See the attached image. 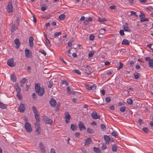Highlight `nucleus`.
I'll list each match as a JSON object with an SVG mask.
<instances>
[{"label":"nucleus","mask_w":153,"mask_h":153,"mask_svg":"<svg viewBox=\"0 0 153 153\" xmlns=\"http://www.w3.org/2000/svg\"><path fill=\"white\" fill-rule=\"evenodd\" d=\"M10 78L11 80H12L13 82H15L16 81V76L14 74H11L10 76Z\"/></svg>","instance_id":"obj_19"},{"label":"nucleus","mask_w":153,"mask_h":153,"mask_svg":"<svg viewBox=\"0 0 153 153\" xmlns=\"http://www.w3.org/2000/svg\"><path fill=\"white\" fill-rule=\"evenodd\" d=\"M78 126L80 131H82L86 129L85 126L84 125L82 122H80L78 124Z\"/></svg>","instance_id":"obj_9"},{"label":"nucleus","mask_w":153,"mask_h":153,"mask_svg":"<svg viewBox=\"0 0 153 153\" xmlns=\"http://www.w3.org/2000/svg\"><path fill=\"white\" fill-rule=\"evenodd\" d=\"M66 16L65 14H62L60 15L59 16V18L60 20H62L65 18Z\"/></svg>","instance_id":"obj_32"},{"label":"nucleus","mask_w":153,"mask_h":153,"mask_svg":"<svg viewBox=\"0 0 153 153\" xmlns=\"http://www.w3.org/2000/svg\"><path fill=\"white\" fill-rule=\"evenodd\" d=\"M48 8L46 5H42L41 7V10L43 11H45Z\"/></svg>","instance_id":"obj_43"},{"label":"nucleus","mask_w":153,"mask_h":153,"mask_svg":"<svg viewBox=\"0 0 153 153\" xmlns=\"http://www.w3.org/2000/svg\"><path fill=\"white\" fill-rule=\"evenodd\" d=\"M34 115L35 119L38 122L39 121V114H36Z\"/></svg>","instance_id":"obj_37"},{"label":"nucleus","mask_w":153,"mask_h":153,"mask_svg":"<svg viewBox=\"0 0 153 153\" xmlns=\"http://www.w3.org/2000/svg\"><path fill=\"white\" fill-rule=\"evenodd\" d=\"M91 140L90 138H88L85 140L84 145H87L91 144Z\"/></svg>","instance_id":"obj_15"},{"label":"nucleus","mask_w":153,"mask_h":153,"mask_svg":"<svg viewBox=\"0 0 153 153\" xmlns=\"http://www.w3.org/2000/svg\"><path fill=\"white\" fill-rule=\"evenodd\" d=\"M116 8V6L115 5L110 6L109 7V8L111 9H115Z\"/></svg>","instance_id":"obj_59"},{"label":"nucleus","mask_w":153,"mask_h":153,"mask_svg":"<svg viewBox=\"0 0 153 153\" xmlns=\"http://www.w3.org/2000/svg\"><path fill=\"white\" fill-rule=\"evenodd\" d=\"M94 53V51H91L88 53V56L89 57H92Z\"/></svg>","instance_id":"obj_31"},{"label":"nucleus","mask_w":153,"mask_h":153,"mask_svg":"<svg viewBox=\"0 0 153 153\" xmlns=\"http://www.w3.org/2000/svg\"><path fill=\"white\" fill-rule=\"evenodd\" d=\"M20 18L19 17H17L16 20V25H19V23Z\"/></svg>","instance_id":"obj_40"},{"label":"nucleus","mask_w":153,"mask_h":153,"mask_svg":"<svg viewBox=\"0 0 153 153\" xmlns=\"http://www.w3.org/2000/svg\"><path fill=\"white\" fill-rule=\"evenodd\" d=\"M61 83L62 84H65L66 86H68L69 85V83L67 81L65 80H61Z\"/></svg>","instance_id":"obj_36"},{"label":"nucleus","mask_w":153,"mask_h":153,"mask_svg":"<svg viewBox=\"0 0 153 153\" xmlns=\"http://www.w3.org/2000/svg\"><path fill=\"white\" fill-rule=\"evenodd\" d=\"M120 33L121 36H123L124 35L123 30H120Z\"/></svg>","instance_id":"obj_61"},{"label":"nucleus","mask_w":153,"mask_h":153,"mask_svg":"<svg viewBox=\"0 0 153 153\" xmlns=\"http://www.w3.org/2000/svg\"><path fill=\"white\" fill-rule=\"evenodd\" d=\"M25 54L26 57L28 58L30 57V51L29 50L27 49H26L25 51Z\"/></svg>","instance_id":"obj_23"},{"label":"nucleus","mask_w":153,"mask_h":153,"mask_svg":"<svg viewBox=\"0 0 153 153\" xmlns=\"http://www.w3.org/2000/svg\"><path fill=\"white\" fill-rule=\"evenodd\" d=\"M142 130L145 133H148L149 132V130L146 127H143Z\"/></svg>","instance_id":"obj_42"},{"label":"nucleus","mask_w":153,"mask_h":153,"mask_svg":"<svg viewBox=\"0 0 153 153\" xmlns=\"http://www.w3.org/2000/svg\"><path fill=\"white\" fill-rule=\"evenodd\" d=\"M133 102V100H132L128 98L127 100V103L129 105H131L132 104Z\"/></svg>","instance_id":"obj_35"},{"label":"nucleus","mask_w":153,"mask_h":153,"mask_svg":"<svg viewBox=\"0 0 153 153\" xmlns=\"http://www.w3.org/2000/svg\"><path fill=\"white\" fill-rule=\"evenodd\" d=\"M126 108L127 107L126 106H122L120 108V111L122 112H124L125 111Z\"/></svg>","instance_id":"obj_33"},{"label":"nucleus","mask_w":153,"mask_h":153,"mask_svg":"<svg viewBox=\"0 0 153 153\" xmlns=\"http://www.w3.org/2000/svg\"><path fill=\"white\" fill-rule=\"evenodd\" d=\"M51 153H56V152L55 150L53 148H52L51 149Z\"/></svg>","instance_id":"obj_64"},{"label":"nucleus","mask_w":153,"mask_h":153,"mask_svg":"<svg viewBox=\"0 0 153 153\" xmlns=\"http://www.w3.org/2000/svg\"><path fill=\"white\" fill-rule=\"evenodd\" d=\"M149 65L150 67H153V59L149 60Z\"/></svg>","instance_id":"obj_29"},{"label":"nucleus","mask_w":153,"mask_h":153,"mask_svg":"<svg viewBox=\"0 0 153 153\" xmlns=\"http://www.w3.org/2000/svg\"><path fill=\"white\" fill-rule=\"evenodd\" d=\"M149 19H148L144 18V19H140V21L141 22H142L145 21H149Z\"/></svg>","instance_id":"obj_50"},{"label":"nucleus","mask_w":153,"mask_h":153,"mask_svg":"<svg viewBox=\"0 0 153 153\" xmlns=\"http://www.w3.org/2000/svg\"><path fill=\"white\" fill-rule=\"evenodd\" d=\"M101 128L103 131H104L106 129V126L104 124H102L100 125Z\"/></svg>","instance_id":"obj_46"},{"label":"nucleus","mask_w":153,"mask_h":153,"mask_svg":"<svg viewBox=\"0 0 153 153\" xmlns=\"http://www.w3.org/2000/svg\"><path fill=\"white\" fill-rule=\"evenodd\" d=\"M87 132L90 134H92L94 132V130L92 129L88 128L87 129Z\"/></svg>","instance_id":"obj_34"},{"label":"nucleus","mask_w":153,"mask_h":153,"mask_svg":"<svg viewBox=\"0 0 153 153\" xmlns=\"http://www.w3.org/2000/svg\"><path fill=\"white\" fill-rule=\"evenodd\" d=\"M7 10L9 13H11L13 12V7L12 1L8 2L7 7Z\"/></svg>","instance_id":"obj_2"},{"label":"nucleus","mask_w":153,"mask_h":153,"mask_svg":"<svg viewBox=\"0 0 153 153\" xmlns=\"http://www.w3.org/2000/svg\"><path fill=\"white\" fill-rule=\"evenodd\" d=\"M67 90L68 93L69 94H70V93H71V91L70 88V87H68L67 88Z\"/></svg>","instance_id":"obj_62"},{"label":"nucleus","mask_w":153,"mask_h":153,"mask_svg":"<svg viewBox=\"0 0 153 153\" xmlns=\"http://www.w3.org/2000/svg\"><path fill=\"white\" fill-rule=\"evenodd\" d=\"M86 70V71L85 72V73H86L87 75H89L91 74V71L88 70Z\"/></svg>","instance_id":"obj_60"},{"label":"nucleus","mask_w":153,"mask_h":153,"mask_svg":"<svg viewBox=\"0 0 153 153\" xmlns=\"http://www.w3.org/2000/svg\"><path fill=\"white\" fill-rule=\"evenodd\" d=\"M85 88L87 89L90 91L95 89L96 88V87L95 85H88L86 86Z\"/></svg>","instance_id":"obj_6"},{"label":"nucleus","mask_w":153,"mask_h":153,"mask_svg":"<svg viewBox=\"0 0 153 153\" xmlns=\"http://www.w3.org/2000/svg\"><path fill=\"white\" fill-rule=\"evenodd\" d=\"M131 16H134L135 17H137L138 16L137 15L136 13V12H135L133 11H131Z\"/></svg>","instance_id":"obj_49"},{"label":"nucleus","mask_w":153,"mask_h":153,"mask_svg":"<svg viewBox=\"0 0 153 153\" xmlns=\"http://www.w3.org/2000/svg\"><path fill=\"white\" fill-rule=\"evenodd\" d=\"M124 31H128L129 32L131 31V29L127 26H124Z\"/></svg>","instance_id":"obj_39"},{"label":"nucleus","mask_w":153,"mask_h":153,"mask_svg":"<svg viewBox=\"0 0 153 153\" xmlns=\"http://www.w3.org/2000/svg\"><path fill=\"white\" fill-rule=\"evenodd\" d=\"M67 114L65 116L66 119L65 122L66 124H68L70 121L71 117L70 114L68 112H67Z\"/></svg>","instance_id":"obj_11"},{"label":"nucleus","mask_w":153,"mask_h":153,"mask_svg":"<svg viewBox=\"0 0 153 153\" xmlns=\"http://www.w3.org/2000/svg\"><path fill=\"white\" fill-rule=\"evenodd\" d=\"M14 61V59L13 58L9 59L7 62L8 65L10 67H13L15 66V65L13 63Z\"/></svg>","instance_id":"obj_7"},{"label":"nucleus","mask_w":153,"mask_h":153,"mask_svg":"<svg viewBox=\"0 0 153 153\" xmlns=\"http://www.w3.org/2000/svg\"><path fill=\"white\" fill-rule=\"evenodd\" d=\"M0 108L2 109L6 108H7V105L0 102Z\"/></svg>","instance_id":"obj_21"},{"label":"nucleus","mask_w":153,"mask_h":153,"mask_svg":"<svg viewBox=\"0 0 153 153\" xmlns=\"http://www.w3.org/2000/svg\"><path fill=\"white\" fill-rule=\"evenodd\" d=\"M33 40H34L32 36L30 37L29 38V46L30 47H32L33 45Z\"/></svg>","instance_id":"obj_14"},{"label":"nucleus","mask_w":153,"mask_h":153,"mask_svg":"<svg viewBox=\"0 0 153 153\" xmlns=\"http://www.w3.org/2000/svg\"><path fill=\"white\" fill-rule=\"evenodd\" d=\"M35 91L36 93L42 96L44 94L45 90L43 87H40V84L36 83L35 85Z\"/></svg>","instance_id":"obj_1"},{"label":"nucleus","mask_w":153,"mask_h":153,"mask_svg":"<svg viewBox=\"0 0 153 153\" xmlns=\"http://www.w3.org/2000/svg\"><path fill=\"white\" fill-rule=\"evenodd\" d=\"M94 150L96 153H99L100 152V149L99 148L94 147Z\"/></svg>","instance_id":"obj_30"},{"label":"nucleus","mask_w":153,"mask_h":153,"mask_svg":"<svg viewBox=\"0 0 153 153\" xmlns=\"http://www.w3.org/2000/svg\"><path fill=\"white\" fill-rule=\"evenodd\" d=\"M73 71L74 72L77 74H81V72L79 70L74 69Z\"/></svg>","instance_id":"obj_52"},{"label":"nucleus","mask_w":153,"mask_h":153,"mask_svg":"<svg viewBox=\"0 0 153 153\" xmlns=\"http://www.w3.org/2000/svg\"><path fill=\"white\" fill-rule=\"evenodd\" d=\"M46 43L48 46H49V45H51L50 41L47 38L46 40Z\"/></svg>","instance_id":"obj_54"},{"label":"nucleus","mask_w":153,"mask_h":153,"mask_svg":"<svg viewBox=\"0 0 153 153\" xmlns=\"http://www.w3.org/2000/svg\"><path fill=\"white\" fill-rule=\"evenodd\" d=\"M39 147L42 151V153H45V147L43 145L42 143H40L39 144Z\"/></svg>","instance_id":"obj_13"},{"label":"nucleus","mask_w":153,"mask_h":153,"mask_svg":"<svg viewBox=\"0 0 153 153\" xmlns=\"http://www.w3.org/2000/svg\"><path fill=\"white\" fill-rule=\"evenodd\" d=\"M25 128L27 131L29 133L31 132L32 129L30 123L26 122L25 124Z\"/></svg>","instance_id":"obj_3"},{"label":"nucleus","mask_w":153,"mask_h":153,"mask_svg":"<svg viewBox=\"0 0 153 153\" xmlns=\"http://www.w3.org/2000/svg\"><path fill=\"white\" fill-rule=\"evenodd\" d=\"M98 21L100 22H102L105 21H107V19L105 18H102L100 17L98 19Z\"/></svg>","instance_id":"obj_27"},{"label":"nucleus","mask_w":153,"mask_h":153,"mask_svg":"<svg viewBox=\"0 0 153 153\" xmlns=\"http://www.w3.org/2000/svg\"><path fill=\"white\" fill-rule=\"evenodd\" d=\"M92 117L94 119H100V116L97 114V112L95 111H93L91 114Z\"/></svg>","instance_id":"obj_4"},{"label":"nucleus","mask_w":153,"mask_h":153,"mask_svg":"<svg viewBox=\"0 0 153 153\" xmlns=\"http://www.w3.org/2000/svg\"><path fill=\"white\" fill-rule=\"evenodd\" d=\"M122 45H129V42L128 40L127 39H123L122 42Z\"/></svg>","instance_id":"obj_20"},{"label":"nucleus","mask_w":153,"mask_h":153,"mask_svg":"<svg viewBox=\"0 0 153 153\" xmlns=\"http://www.w3.org/2000/svg\"><path fill=\"white\" fill-rule=\"evenodd\" d=\"M60 104H58L55 108V111L56 112L58 111L60 109Z\"/></svg>","instance_id":"obj_44"},{"label":"nucleus","mask_w":153,"mask_h":153,"mask_svg":"<svg viewBox=\"0 0 153 153\" xmlns=\"http://www.w3.org/2000/svg\"><path fill=\"white\" fill-rule=\"evenodd\" d=\"M39 52L43 54L45 56H46V53L43 50H41L39 51Z\"/></svg>","instance_id":"obj_51"},{"label":"nucleus","mask_w":153,"mask_h":153,"mask_svg":"<svg viewBox=\"0 0 153 153\" xmlns=\"http://www.w3.org/2000/svg\"><path fill=\"white\" fill-rule=\"evenodd\" d=\"M111 135L114 137H117L118 136V134L117 132L115 131L111 133Z\"/></svg>","instance_id":"obj_45"},{"label":"nucleus","mask_w":153,"mask_h":153,"mask_svg":"<svg viewBox=\"0 0 153 153\" xmlns=\"http://www.w3.org/2000/svg\"><path fill=\"white\" fill-rule=\"evenodd\" d=\"M111 101V99L109 96L106 97L105 99V101L106 102H109Z\"/></svg>","instance_id":"obj_48"},{"label":"nucleus","mask_w":153,"mask_h":153,"mask_svg":"<svg viewBox=\"0 0 153 153\" xmlns=\"http://www.w3.org/2000/svg\"><path fill=\"white\" fill-rule=\"evenodd\" d=\"M104 138L106 142V143H108L110 140L109 137L108 136L105 135L104 136Z\"/></svg>","instance_id":"obj_18"},{"label":"nucleus","mask_w":153,"mask_h":153,"mask_svg":"<svg viewBox=\"0 0 153 153\" xmlns=\"http://www.w3.org/2000/svg\"><path fill=\"white\" fill-rule=\"evenodd\" d=\"M77 128V126L76 125L74 124H71V128L73 131H75L76 129Z\"/></svg>","instance_id":"obj_22"},{"label":"nucleus","mask_w":153,"mask_h":153,"mask_svg":"<svg viewBox=\"0 0 153 153\" xmlns=\"http://www.w3.org/2000/svg\"><path fill=\"white\" fill-rule=\"evenodd\" d=\"M32 109L34 114H38V111L35 106H33Z\"/></svg>","instance_id":"obj_25"},{"label":"nucleus","mask_w":153,"mask_h":153,"mask_svg":"<svg viewBox=\"0 0 153 153\" xmlns=\"http://www.w3.org/2000/svg\"><path fill=\"white\" fill-rule=\"evenodd\" d=\"M123 64L120 62V65L119 67V68H117L118 70H119L123 66Z\"/></svg>","instance_id":"obj_63"},{"label":"nucleus","mask_w":153,"mask_h":153,"mask_svg":"<svg viewBox=\"0 0 153 153\" xmlns=\"http://www.w3.org/2000/svg\"><path fill=\"white\" fill-rule=\"evenodd\" d=\"M105 28H103L100 30L99 31V33L100 34H102L105 33Z\"/></svg>","instance_id":"obj_41"},{"label":"nucleus","mask_w":153,"mask_h":153,"mask_svg":"<svg viewBox=\"0 0 153 153\" xmlns=\"http://www.w3.org/2000/svg\"><path fill=\"white\" fill-rule=\"evenodd\" d=\"M45 122L46 124L51 125V123H53V120L48 118H45Z\"/></svg>","instance_id":"obj_16"},{"label":"nucleus","mask_w":153,"mask_h":153,"mask_svg":"<svg viewBox=\"0 0 153 153\" xmlns=\"http://www.w3.org/2000/svg\"><path fill=\"white\" fill-rule=\"evenodd\" d=\"M15 88L16 89V91L17 92V94L16 96H19L18 94L21 91V89L19 86L17 84H16L14 85Z\"/></svg>","instance_id":"obj_17"},{"label":"nucleus","mask_w":153,"mask_h":153,"mask_svg":"<svg viewBox=\"0 0 153 153\" xmlns=\"http://www.w3.org/2000/svg\"><path fill=\"white\" fill-rule=\"evenodd\" d=\"M49 103L51 106L52 107H56L57 103L56 100L53 98H52L50 99Z\"/></svg>","instance_id":"obj_5"},{"label":"nucleus","mask_w":153,"mask_h":153,"mask_svg":"<svg viewBox=\"0 0 153 153\" xmlns=\"http://www.w3.org/2000/svg\"><path fill=\"white\" fill-rule=\"evenodd\" d=\"M146 9L147 10L149 11H152L153 10V8L152 6H150L148 7H146Z\"/></svg>","instance_id":"obj_55"},{"label":"nucleus","mask_w":153,"mask_h":153,"mask_svg":"<svg viewBox=\"0 0 153 153\" xmlns=\"http://www.w3.org/2000/svg\"><path fill=\"white\" fill-rule=\"evenodd\" d=\"M61 39V38H56L55 39H53V41L56 44H57L60 41V40Z\"/></svg>","instance_id":"obj_24"},{"label":"nucleus","mask_w":153,"mask_h":153,"mask_svg":"<svg viewBox=\"0 0 153 153\" xmlns=\"http://www.w3.org/2000/svg\"><path fill=\"white\" fill-rule=\"evenodd\" d=\"M134 77L135 79H137L140 76V74L138 73H135L134 74Z\"/></svg>","instance_id":"obj_26"},{"label":"nucleus","mask_w":153,"mask_h":153,"mask_svg":"<svg viewBox=\"0 0 153 153\" xmlns=\"http://www.w3.org/2000/svg\"><path fill=\"white\" fill-rule=\"evenodd\" d=\"M145 16V15L144 13H142L141 12V14L140 15V19L144 18Z\"/></svg>","instance_id":"obj_53"},{"label":"nucleus","mask_w":153,"mask_h":153,"mask_svg":"<svg viewBox=\"0 0 153 153\" xmlns=\"http://www.w3.org/2000/svg\"><path fill=\"white\" fill-rule=\"evenodd\" d=\"M61 32H56L54 33V36L55 37L56 36H59V35H61Z\"/></svg>","instance_id":"obj_38"},{"label":"nucleus","mask_w":153,"mask_h":153,"mask_svg":"<svg viewBox=\"0 0 153 153\" xmlns=\"http://www.w3.org/2000/svg\"><path fill=\"white\" fill-rule=\"evenodd\" d=\"M94 38V36L93 34L89 36V39L91 40H93Z\"/></svg>","instance_id":"obj_56"},{"label":"nucleus","mask_w":153,"mask_h":153,"mask_svg":"<svg viewBox=\"0 0 153 153\" xmlns=\"http://www.w3.org/2000/svg\"><path fill=\"white\" fill-rule=\"evenodd\" d=\"M107 146L105 144H103L102 145V147H101V149L102 150H104L105 149H106L107 148Z\"/></svg>","instance_id":"obj_58"},{"label":"nucleus","mask_w":153,"mask_h":153,"mask_svg":"<svg viewBox=\"0 0 153 153\" xmlns=\"http://www.w3.org/2000/svg\"><path fill=\"white\" fill-rule=\"evenodd\" d=\"M10 28L11 31L13 33L17 29V25H16L14 24H13L12 25Z\"/></svg>","instance_id":"obj_10"},{"label":"nucleus","mask_w":153,"mask_h":153,"mask_svg":"<svg viewBox=\"0 0 153 153\" xmlns=\"http://www.w3.org/2000/svg\"><path fill=\"white\" fill-rule=\"evenodd\" d=\"M25 106L24 104H20L18 108V110L21 112H23L25 110Z\"/></svg>","instance_id":"obj_8"},{"label":"nucleus","mask_w":153,"mask_h":153,"mask_svg":"<svg viewBox=\"0 0 153 153\" xmlns=\"http://www.w3.org/2000/svg\"><path fill=\"white\" fill-rule=\"evenodd\" d=\"M36 131L37 132L38 134H40L41 133V128L40 127H36Z\"/></svg>","instance_id":"obj_47"},{"label":"nucleus","mask_w":153,"mask_h":153,"mask_svg":"<svg viewBox=\"0 0 153 153\" xmlns=\"http://www.w3.org/2000/svg\"><path fill=\"white\" fill-rule=\"evenodd\" d=\"M117 146L116 145H114L112 147V150L113 152H116L117 151Z\"/></svg>","instance_id":"obj_28"},{"label":"nucleus","mask_w":153,"mask_h":153,"mask_svg":"<svg viewBox=\"0 0 153 153\" xmlns=\"http://www.w3.org/2000/svg\"><path fill=\"white\" fill-rule=\"evenodd\" d=\"M14 43L16 45V48H19L20 45V42L19 39H16L14 40Z\"/></svg>","instance_id":"obj_12"},{"label":"nucleus","mask_w":153,"mask_h":153,"mask_svg":"<svg viewBox=\"0 0 153 153\" xmlns=\"http://www.w3.org/2000/svg\"><path fill=\"white\" fill-rule=\"evenodd\" d=\"M35 128L36 127H39L40 125L39 123L38 122H36L35 124Z\"/></svg>","instance_id":"obj_57"}]
</instances>
